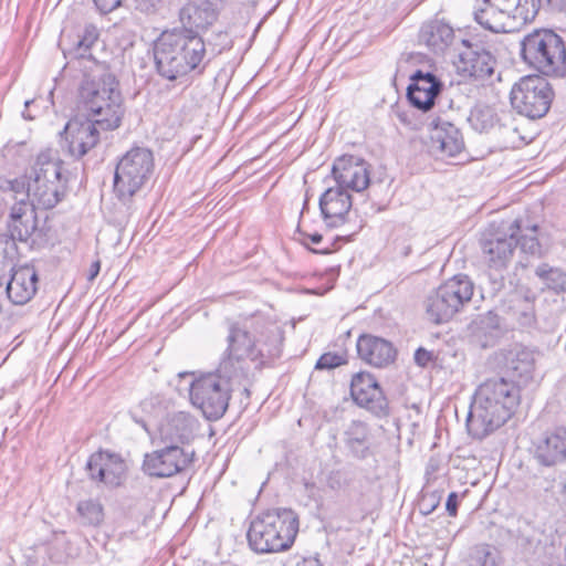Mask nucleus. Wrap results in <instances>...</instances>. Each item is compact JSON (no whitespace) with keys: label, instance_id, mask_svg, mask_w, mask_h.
Returning a JSON list of instances; mask_svg holds the SVG:
<instances>
[{"label":"nucleus","instance_id":"f257e3e1","mask_svg":"<svg viewBox=\"0 0 566 566\" xmlns=\"http://www.w3.org/2000/svg\"><path fill=\"white\" fill-rule=\"evenodd\" d=\"M284 333L263 315H252L229 324L227 349L214 373L195 379L190 400L211 421L219 420L229 407L234 381L247 377L249 363L261 368L282 354Z\"/></svg>","mask_w":566,"mask_h":566},{"label":"nucleus","instance_id":"f03ea898","mask_svg":"<svg viewBox=\"0 0 566 566\" xmlns=\"http://www.w3.org/2000/svg\"><path fill=\"white\" fill-rule=\"evenodd\" d=\"M521 401L520 387L504 377L489 378L473 395L467 418L469 433L483 439L502 427L515 412Z\"/></svg>","mask_w":566,"mask_h":566},{"label":"nucleus","instance_id":"7ed1b4c3","mask_svg":"<svg viewBox=\"0 0 566 566\" xmlns=\"http://www.w3.org/2000/svg\"><path fill=\"white\" fill-rule=\"evenodd\" d=\"M78 102L86 117L96 119L104 132L118 128L125 114L119 82L105 63L94 62L84 73Z\"/></svg>","mask_w":566,"mask_h":566},{"label":"nucleus","instance_id":"20e7f679","mask_svg":"<svg viewBox=\"0 0 566 566\" xmlns=\"http://www.w3.org/2000/svg\"><path fill=\"white\" fill-rule=\"evenodd\" d=\"M203 36L172 28L165 30L154 42V61L157 73L176 81L189 74L201 75L209 60Z\"/></svg>","mask_w":566,"mask_h":566},{"label":"nucleus","instance_id":"39448f33","mask_svg":"<svg viewBox=\"0 0 566 566\" xmlns=\"http://www.w3.org/2000/svg\"><path fill=\"white\" fill-rule=\"evenodd\" d=\"M298 532V517L289 509H276L254 517L247 533L249 546L259 554L289 549Z\"/></svg>","mask_w":566,"mask_h":566},{"label":"nucleus","instance_id":"423d86ee","mask_svg":"<svg viewBox=\"0 0 566 566\" xmlns=\"http://www.w3.org/2000/svg\"><path fill=\"white\" fill-rule=\"evenodd\" d=\"M521 57L532 69L546 76L563 77L566 74V44L551 29H537L520 42Z\"/></svg>","mask_w":566,"mask_h":566},{"label":"nucleus","instance_id":"0eeeda50","mask_svg":"<svg viewBox=\"0 0 566 566\" xmlns=\"http://www.w3.org/2000/svg\"><path fill=\"white\" fill-rule=\"evenodd\" d=\"M63 163L50 150L38 155L28 177L25 197L31 207L54 208L65 196L67 179L63 176Z\"/></svg>","mask_w":566,"mask_h":566},{"label":"nucleus","instance_id":"6e6552de","mask_svg":"<svg viewBox=\"0 0 566 566\" xmlns=\"http://www.w3.org/2000/svg\"><path fill=\"white\" fill-rule=\"evenodd\" d=\"M518 230L520 220H514L507 228L504 224H491L481 235L482 256L489 268L488 275L493 292L504 287L503 272L512 261Z\"/></svg>","mask_w":566,"mask_h":566},{"label":"nucleus","instance_id":"1a4fd4ad","mask_svg":"<svg viewBox=\"0 0 566 566\" xmlns=\"http://www.w3.org/2000/svg\"><path fill=\"white\" fill-rule=\"evenodd\" d=\"M154 155L144 147L128 150L117 163L114 190L122 200L132 198L149 180L154 171Z\"/></svg>","mask_w":566,"mask_h":566},{"label":"nucleus","instance_id":"9d476101","mask_svg":"<svg viewBox=\"0 0 566 566\" xmlns=\"http://www.w3.org/2000/svg\"><path fill=\"white\" fill-rule=\"evenodd\" d=\"M554 92L548 81L539 75L522 77L511 91L512 107L531 119L542 118L549 111Z\"/></svg>","mask_w":566,"mask_h":566},{"label":"nucleus","instance_id":"9b49d317","mask_svg":"<svg viewBox=\"0 0 566 566\" xmlns=\"http://www.w3.org/2000/svg\"><path fill=\"white\" fill-rule=\"evenodd\" d=\"M195 461V451L189 447L168 444L145 454L143 470L154 478H170L186 471Z\"/></svg>","mask_w":566,"mask_h":566},{"label":"nucleus","instance_id":"f8f14e48","mask_svg":"<svg viewBox=\"0 0 566 566\" xmlns=\"http://www.w3.org/2000/svg\"><path fill=\"white\" fill-rule=\"evenodd\" d=\"M464 50L459 54L457 69L464 76L486 80L497 65L493 45L480 41L463 40Z\"/></svg>","mask_w":566,"mask_h":566},{"label":"nucleus","instance_id":"ddd939ff","mask_svg":"<svg viewBox=\"0 0 566 566\" xmlns=\"http://www.w3.org/2000/svg\"><path fill=\"white\" fill-rule=\"evenodd\" d=\"M350 396L357 406L375 416L388 415V400L374 375L367 371L355 374L350 381Z\"/></svg>","mask_w":566,"mask_h":566},{"label":"nucleus","instance_id":"4468645a","mask_svg":"<svg viewBox=\"0 0 566 566\" xmlns=\"http://www.w3.org/2000/svg\"><path fill=\"white\" fill-rule=\"evenodd\" d=\"M7 232L15 243L19 241L30 248H34L43 238L42 230L38 228L36 212L23 198L11 208Z\"/></svg>","mask_w":566,"mask_h":566},{"label":"nucleus","instance_id":"2eb2a0df","mask_svg":"<svg viewBox=\"0 0 566 566\" xmlns=\"http://www.w3.org/2000/svg\"><path fill=\"white\" fill-rule=\"evenodd\" d=\"M101 132L104 130L96 123V119L86 117L84 120H70L61 135H64L69 155L80 159L98 144Z\"/></svg>","mask_w":566,"mask_h":566},{"label":"nucleus","instance_id":"dca6fc26","mask_svg":"<svg viewBox=\"0 0 566 566\" xmlns=\"http://www.w3.org/2000/svg\"><path fill=\"white\" fill-rule=\"evenodd\" d=\"M218 18V6L211 0L192 1L180 8L178 13L180 25L175 28L202 36L217 22Z\"/></svg>","mask_w":566,"mask_h":566},{"label":"nucleus","instance_id":"f3484780","mask_svg":"<svg viewBox=\"0 0 566 566\" xmlns=\"http://www.w3.org/2000/svg\"><path fill=\"white\" fill-rule=\"evenodd\" d=\"M338 187L356 192L364 191L370 184L369 165L361 158L345 155L337 158L332 168Z\"/></svg>","mask_w":566,"mask_h":566},{"label":"nucleus","instance_id":"a211bd4d","mask_svg":"<svg viewBox=\"0 0 566 566\" xmlns=\"http://www.w3.org/2000/svg\"><path fill=\"white\" fill-rule=\"evenodd\" d=\"M39 275L33 265L24 264L11 269L10 279L0 276V289L6 285L8 298L15 305L30 302L38 291Z\"/></svg>","mask_w":566,"mask_h":566},{"label":"nucleus","instance_id":"6ab92c4d","mask_svg":"<svg viewBox=\"0 0 566 566\" xmlns=\"http://www.w3.org/2000/svg\"><path fill=\"white\" fill-rule=\"evenodd\" d=\"M442 87V82L433 73L417 70L410 75L407 97L413 107L428 112L434 106Z\"/></svg>","mask_w":566,"mask_h":566},{"label":"nucleus","instance_id":"aec40b11","mask_svg":"<svg viewBox=\"0 0 566 566\" xmlns=\"http://www.w3.org/2000/svg\"><path fill=\"white\" fill-rule=\"evenodd\" d=\"M86 470L92 480L107 486H118L125 476L126 464L116 453L98 451L88 458Z\"/></svg>","mask_w":566,"mask_h":566},{"label":"nucleus","instance_id":"412c9836","mask_svg":"<svg viewBox=\"0 0 566 566\" xmlns=\"http://www.w3.org/2000/svg\"><path fill=\"white\" fill-rule=\"evenodd\" d=\"M319 210L325 223L331 228L343 226L348 220L353 200L342 187H329L319 197Z\"/></svg>","mask_w":566,"mask_h":566},{"label":"nucleus","instance_id":"4be33fe9","mask_svg":"<svg viewBox=\"0 0 566 566\" xmlns=\"http://www.w3.org/2000/svg\"><path fill=\"white\" fill-rule=\"evenodd\" d=\"M534 459L544 467L566 462V427L546 431L536 443Z\"/></svg>","mask_w":566,"mask_h":566},{"label":"nucleus","instance_id":"5701e85b","mask_svg":"<svg viewBox=\"0 0 566 566\" xmlns=\"http://www.w3.org/2000/svg\"><path fill=\"white\" fill-rule=\"evenodd\" d=\"M356 347L359 358L377 368L390 365L397 355L389 340L374 335L359 336Z\"/></svg>","mask_w":566,"mask_h":566},{"label":"nucleus","instance_id":"b1692460","mask_svg":"<svg viewBox=\"0 0 566 566\" xmlns=\"http://www.w3.org/2000/svg\"><path fill=\"white\" fill-rule=\"evenodd\" d=\"M431 148L442 156L454 157L464 149L462 133L454 124L440 122L432 130Z\"/></svg>","mask_w":566,"mask_h":566},{"label":"nucleus","instance_id":"393cba45","mask_svg":"<svg viewBox=\"0 0 566 566\" xmlns=\"http://www.w3.org/2000/svg\"><path fill=\"white\" fill-rule=\"evenodd\" d=\"M474 20L494 33L516 31V23L505 15L493 0H481L473 12Z\"/></svg>","mask_w":566,"mask_h":566},{"label":"nucleus","instance_id":"a878e982","mask_svg":"<svg viewBox=\"0 0 566 566\" xmlns=\"http://www.w3.org/2000/svg\"><path fill=\"white\" fill-rule=\"evenodd\" d=\"M196 420L189 413L179 411L171 415L160 428L163 443L184 447L192 438Z\"/></svg>","mask_w":566,"mask_h":566},{"label":"nucleus","instance_id":"bb28decb","mask_svg":"<svg viewBox=\"0 0 566 566\" xmlns=\"http://www.w3.org/2000/svg\"><path fill=\"white\" fill-rule=\"evenodd\" d=\"M453 36L452 27L439 19L424 22L419 31V42L434 53L443 52L452 43Z\"/></svg>","mask_w":566,"mask_h":566},{"label":"nucleus","instance_id":"cd10ccee","mask_svg":"<svg viewBox=\"0 0 566 566\" xmlns=\"http://www.w3.org/2000/svg\"><path fill=\"white\" fill-rule=\"evenodd\" d=\"M503 365L512 377L528 379L535 367L533 352L521 345H514L502 352Z\"/></svg>","mask_w":566,"mask_h":566},{"label":"nucleus","instance_id":"c85d7f7f","mask_svg":"<svg viewBox=\"0 0 566 566\" xmlns=\"http://www.w3.org/2000/svg\"><path fill=\"white\" fill-rule=\"evenodd\" d=\"M344 436L346 448L354 458L365 460L371 455L370 431L365 422L352 421Z\"/></svg>","mask_w":566,"mask_h":566},{"label":"nucleus","instance_id":"c756f323","mask_svg":"<svg viewBox=\"0 0 566 566\" xmlns=\"http://www.w3.org/2000/svg\"><path fill=\"white\" fill-rule=\"evenodd\" d=\"M472 335L482 347L492 346L502 333V319L494 311L479 315L470 325Z\"/></svg>","mask_w":566,"mask_h":566},{"label":"nucleus","instance_id":"7c9ffc66","mask_svg":"<svg viewBox=\"0 0 566 566\" xmlns=\"http://www.w3.org/2000/svg\"><path fill=\"white\" fill-rule=\"evenodd\" d=\"M446 294L447 292L440 285L424 302L428 319L434 324L446 323L459 312Z\"/></svg>","mask_w":566,"mask_h":566},{"label":"nucleus","instance_id":"2f4dec72","mask_svg":"<svg viewBox=\"0 0 566 566\" xmlns=\"http://www.w3.org/2000/svg\"><path fill=\"white\" fill-rule=\"evenodd\" d=\"M441 285L459 312L471 302L474 284L468 275H454Z\"/></svg>","mask_w":566,"mask_h":566},{"label":"nucleus","instance_id":"473e14b6","mask_svg":"<svg viewBox=\"0 0 566 566\" xmlns=\"http://www.w3.org/2000/svg\"><path fill=\"white\" fill-rule=\"evenodd\" d=\"M505 15H510L516 30L534 20V0H493Z\"/></svg>","mask_w":566,"mask_h":566},{"label":"nucleus","instance_id":"72a5a7b5","mask_svg":"<svg viewBox=\"0 0 566 566\" xmlns=\"http://www.w3.org/2000/svg\"><path fill=\"white\" fill-rule=\"evenodd\" d=\"M534 301L535 296H515L511 301L512 304L509 307L510 313L520 326L532 327L535 324L536 316Z\"/></svg>","mask_w":566,"mask_h":566},{"label":"nucleus","instance_id":"f704fd0d","mask_svg":"<svg viewBox=\"0 0 566 566\" xmlns=\"http://www.w3.org/2000/svg\"><path fill=\"white\" fill-rule=\"evenodd\" d=\"M536 276L543 282L546 289L555 293L566 291V272L559 268L549 266L547 263L539 264L535 270Z\"/></svg>","mask_w":566,"mask_h":566},{"label":"nucleus","instance_id":"c9c22d12","mask_svg":"<svg viewBox=\"0 0 566 566\" xmlns=\"http://www.w3.org/2000/svg\"><path fill=\"white\" fill-rule=\"evenodd\" d=\"M76 511L81 523L86 526H98L104 520V510L97 500L80 501Z\"/></svg>","mask_w":566,"mask_h":566},{"label":"nucleus","instance_id":"e433bc0d","mask_svg":"<svg viewBox=\"0 0 566 566\" xmlns=\"http://www.w3.org/2000/svg\"><path fill=\"white\" fill-rule=\"evenodd\" d=\"M537 226L534 224L530 228H526V233H523L522 226L520 224V230L516 234V247L521 248V251L534 256H542L544 251L542 249V244L537 239Z\"/></svg>","mask_w":566,"mask_h":566},{"label":"nucleus","instance_id":"4c0bfd02","mask_svg":"<svg viewBox=\"0 0 566 566\" xmlns=\"http://www.w3.org/2000/svg\"><path fill=\"white\" fill-rule=\"evenodd\" d=\"M99 38L98 29L93 24L85 25L83 33L74 48L75 55L81 59H91V49Z\"/></svg>","mask_w":566,"mask_h":566},{"label":"nucleus","instance_id":"58836bf2","mask_svg":"<svg viewBox=\"0 0 566 566\" xmlns=\"http://www.w3.org/2000/svg\"><path fill=\"white\" fill-rule=\"evenodd\" d=\"M469 122L475 130L482 133L493 127L495 115L490 107H475L469 116Z\"/></svg>","mask_w":566,"mask_h":566},{"label":"nucleus","instance_id":"ea45409f","mask_svg":"<svg viewBox=\"0 0 566 566\" xmlns=\"http://www.w3.org/2000/svg\"><path fill=\"white\" fill-rule=\"evenodd\" d=\"M474 559L479 566H497V553L488 544H481L474 548Z\"/></svg>","mask_w":566,"mask_h":566},{"label":"nucleus","instance_id":"a19ab883","mask_svg":"<svg viewBox=\"0 0 566 566\" xmlns=\"http://www.w3.org/2000/svg\"><path fill=\"white\" fill-rule=\"evenodd\" d=\"M346 364V359L343 355L336 353H325L316 361L315 369L317 370H331Z\"/></svg>","mask_w":566,"mask_h":566},{"label":"nucleus","instance_id":"79ce46f5","mask_svg":"<svg viewBox=\"0 0 566 566\" xmlns=\"http://www.w3.org/2000/svg\"><path fill=\"white\" fill-rule=\"evenodd\" d=\"M441 497L440 492L423 493L418 503L420 513L422 515L431 514L439 506Z\"/></svg>","mask_w":566,"mask_h":566},{"label":"nucleus","instance_id":"37998d69","mask_svg":"<svg viewBox=\"0 0 566 566\" xmlns=\"http://www.w3.org/2000/svg\"><path fill=\"white\" fill-rule=\"evenodd\" d=\"M216 39L218 42L210 43V52L213 56L221 54L226 50H230L232 46V41L229 38L227 32L220 31L216 34Z\"/></svg>","mask_w":566,"mask_h":566},{"label":"nucleus","instance_id":"c03bdc74","mask_svg":"<svg viewBox=\"0 0 566 566\" xmlns=\"http://www.w3.org/2000/svg\"><path fill=\"white\" fill-rule=\"evenodd\" d=\"M17 253V243L6 233H0V255L3 259H13Z\"/></svg>","mask_w":566,"mask_h":566},{"label":"nucleus","instance_id":"a18cd8bd","mask_svg":"<svg viewBox=\"0 0 566 566\" xmlns=\"http://www.w3.org/2000/svg\"><path fill=\"white\" fill-rule=\"evenodd\" d=\"M161 0H134L135 9L144 13H153L157 10Z\"/></svg>","mask_w":566,"mask_h":566},{"label":"nucleus","instance_id":"49530a36","mask_svg":"<svg viewBox=\"0 0 566 566\" xmlns=\"http://www.w3.org/2000/svg\"><path fill=\"white\" fill-rule=\"evenodd\" d=\"M101 13H109L117 9L123 0H93Z\"/></svg>","mask_w":566,"mask_h":566},{"label":"nucleus","instance_id":"de8ad7c7","mask_svg":"<svg viewBox=\"0 0 566 566\" xmlns=\"http://www.w3.org/2000/svg\"><path fill=\"white\" fill-rule=\"evenodd\" d=\"M563 0H534V18L537 15L539 9H560Z\"/></svg>","mask_w":566,"mask_h":566},{"label":"nucleus","instance_id":"09e8293b","mask_svg":"<svg viewBox=\"0 0 566 566\" xmlns=\"http://www.w3.org/2000/svg\"><path fill=\"white\" fill-rule=\"evenodd\" d=\"M433 359V354L422 347L415 352V361L421 367H426Z\"/></svg>","mask_w":566,"mask_h":566},{"label":"nucleus","instance_id":"8fccbe9b","mask_svg":"<svg viewBox=\"0 0 566 566\" xmlns=\"http://www.w3.org/2000/svg\"><path fill=\"white\" fill-rule=\"evenodd\" d=\"M327 486L334 491L343 488L344 478L339 471H332L327 476Z\"/></svg>","mask_w":566,"mask_h":566},{"label":"nucleus","instance_id":"3c124183","mask_svg":"<svg viewBox=\"0 0 566 566\" xmlns=\"http://www.w3.org/2000/svg\"><path fill=\"white\" fill-rule=\"evenodd\" d=\"M458 506H459V495L457 492H451L448 495L447 502H446V510L450 516H455L458 513Z\"/></svg>","mask_w":566,"mask_h":566},{"label":"nucleus","instance_id":"603ef678","mask_svg":"<svg viewBox=\"0 0 566 566\" xmlns=\"http://www.w3.org/2000/svg\"><path fill=\"white\" fill-rule=\"evenodd\" d=\"M28 187V182L23 179H14L9 181V188L15 193H24V190Z\"/></svg>","mask_w":566,"mask_h":566},{"label":"nucleus","instance_id":"864d4df0","mask_svg":"<svg viewBox=\"0 0 566 566\" xmlns=\"http://www.w3.org/2000/svg\"><path fill=\"white\" fill-rule=\"evenodd\" d=\"M296 566H323V564L317 556H308L300 560Z\"/></svg>","mask_w":566,"mask_h":566},{"label":"nucleus","instance_id":"5fc2aeb1","mask_svg":"<svg viewBox=\"0 0 566 566\" xmlns=\"http://www.w3.org/2000/svg\"><path fill=\"white\" fill-rule=\"evenodd\" d=\"M99 270H101V263L99 261H95L92 263L91 265V269H90V273H88V280L90 281H93L99 273Z\"/></svg>","mask_w":566,"mask_h":566},{"label":"nucleus","instance_id":"6e6d98bb","mask_svg":"<svg viewBox=\"0 0 566 566\" xmlns=\"http://www.w3.org/2000/svg\"><path fill=\"white\" fill-rule=\"evenodd\" d=\"M33 103H34V101H33V99H28V101H25V103H24V107H25V109L22 112V116H23V118L29 119V120H31V119H33V118H34V116L29 112V107H30V105H31V104H33Z\"/></svg>","mask_w":566,"mask_h":566},{"label":"nucleus","instance_id":"4d7b16f0","mask_svg":"<svg viewBox=\"0 0 566 566\" xmlns=\"http://www.w3.org/2000/svg\"><path fill=\"white\" fill-rule=\"evenodd\" d=\"M307 237H308L310 241H311L312 243H314V244H318V243H321V242H322V240H323V235H322V234H319V233L308 234Z\"/></svg>","mask_w":566,"mask_h":566},{"label":"nucleus","instance_id":"13d9d810","mask_svg":"<svg viewBox=\"0 0 566 566\" xmlns=\"http://www.w3.org/2000/svg\"><path fill=\"white\" fill-rule=\"evenodd\" d=\"M307 207H308V199H305L303 209H302V213L307 209Z\"/></svg>","mask_w":566,"mask_h":566},{"label":"nucleus","instance_id":"bf43d9fd","mask_svg":"<svg viewBox=\"0 0 566 566\" xmlns=\"http://www.w3.org/2000/svg\"><path fill=\"white\" fill-rule=\"evenodd\" d=\"M312 251L315 252V253H323V254L329 252L328 249H324V250H321V251H318V250H312Z\"/></svg>","mask_w":566,"mask_h":566},{"label":"nucleus","instance_id":"052dcab7","mask_svg":"<svg viewBox=\"0 0 566 566\" xmlns=\"http://www.w3.org/2000/svg\"><path fill=\"white\" fill-rule=\"evenodd\" d=\"M409 252H410V248L405 249V255H408V254H409Z\"/></svg>","mask_w":566,"mask_h":566}]
</instances>
